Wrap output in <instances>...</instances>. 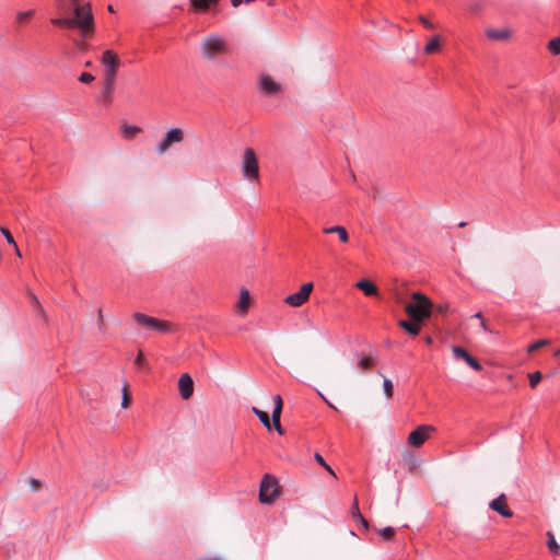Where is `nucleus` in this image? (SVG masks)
Here are the masks:
<instances>
[{"mask_svg":"<svg viewBox=\"0 0 560 560\" xmlns=\"http://www.w3.org/2000/svg\"><path fill=\"white\" fill-rule=\"evenodd\" d=\"M0 231L3 234V236L5 237L7 242L16 247V244H15V241H14L12 234L7 229H3V228H1Z\"/></svg>","mask_w":560,"mask_h":560,"instance_id":"4c0bfd02","label":"nucleus"},{"mask_svg":"<svg viewBox=\"0 0 560 560\" xmlns=\"http://www.w3.org/2000/svg\"><path fill=\"white\" fill-rule=\"evenodd\" d=\"M133 362L137 366H140V349L138 350L137 354L135 355Z\"/></svg>","mask_w":560,"mask_h":560,"instance_id":"c03bdc74","label":"nucleus"},{"mask_svg":"<svg viewBox=\"0 0 560 560\" xmlns=\"http://www.w3.org/2000/svg\"><path fill=\"white\" fill-rule=\"evenodd\" d=\"M28 486L33 491H38L42 487V482L39 479L36 478H30Z\"/></svg>","mask_w":560,"mask_h":560,"instance_id":"c9c22d12","label":"nucleus"},{"mask_svg":"<svg viewBox=\"0 0 560 560\" xmlns=\"http://www.w3.org/2000/svg\"><path fill=\"white\" fill-rule=\"evenodd\" d=\"M71 2V4H73L74 7H77L75 4L79 2V0H69Z\"/></svg>","mask_w":560,"mask_h":560,"instance_id":"864d4df0","label":"nucleus"},{"mask_svg":"<svg viewBox=\"0 0 560 560\" xmlns=\"http://www.w3.org/2000/svg\"><path fill=\"white\" fill-rule=\"evenodd\" d=\"M120 131L124 139L131 140L138 132H140V127L138 125H129L127 122H122L120 125Z\"/></svg>","mask_w":560,"mask_h":560,"instance_id":"f3484780","label":"nucleus"},{"mask_svg":"<svg viewBox=\"0 0 560 560\" xmlns=\"http://www.w3.org/2000/svg\"><path fill=\"white\" fill-rule=\"evenodd\" d=\"M375 362V359L372 357H362L358 362V368L364 371L373 366Z\"/></svg>","mask_w":560,"mask_h":560,"instance_id":"393cba45","label":"nucleus"},{"mask_svg":"<svg viewBox=\"0 0 560 560\" xmlns=\"http://www.w3.org/2000/svg\"><path fill=\"white\" fill-rule=\"evenodd\" d=\"M435 428L429 424L419 425L416 430L411 431L408 435V443L413 447H420L434 432Z\"/></svg>","mask_w":560,"mask_h":560,"instance_id":"6e6552de","label":"nucleus"},{"mask_svg":"<svg viewBox=\"0 0 560 560\" xmlns=\"http://www.w3.org/2000/svg\"><path fill=\"white\" fill-rule=\"evenodd\" d=\"M547 536H548V548H549V550L551 552H553V553H559L560 546L556 541L553 534L551 532H548Z\"/></svg>","mask_w":560,"mask_h":560,"instance_id":"c85d7f7f","label":"nucleus"},{"mask_svg":"<svg viewBox=\"0 0 560 560\" xmlns=\"http://www.w3.org/2000/svg\"><path fill=\"white\" fill-rule=\"evenodd\" d=\"M355 287L363 291V293L368 296L376 295L377 294V288L374 283H372L369 280H360Z\"/></svg>","mask_w":560,"mask_h":560,"instance_id":"aec40b11","label":"nucleus"},{"mask_svg":"<svg viewBox=\"0 0 560 560\" xmlns=\"http://www.w3.org/2000/svg\"><path fill=\"white\" fill-rule=\"evenodd\" d=\"M191 4L200 10H207L210 5L215 4L218 0H190Z\"/></svg>","mask_w":560,"mask_h":560,"instance_id":"b1692460","label":"nucleus"},{"mask_svg":"<svg viewBox=\"0 0 560 560\" xmlns=\"http://www.w3.org/2000/svg\"><path fill=\"white\" fill-rule=\"evenodd\" d=\"M16 254L21 256L20 249L16 247Z\"/></svg>","mask_w":560,"mask_h":560,"instance_id":"4d7b16f0","label":"nucleus"},{"mask_svg":"<svg viewBox=\"0 0 560 560\" xmlns=\"http://www.w3.org/2000/svg\"><path fill=\"white\" fill-rule=\"evenodd\" d=\"M380 535L385 539H389L395 535V529L393 527H384L380 530Z\"/></svg>","mask_w":560,"mask_h":560,"instance_id":"72a5a7b5","label":"nucleus"},{"mask_svg":"<svg viewBox=\"0 0 560 560\" xmlns=\"http://www.w3.org/2000/svg\"><path fill=\"white\" fill-rule=\"evenodd\" d=\"M318 394H319V396H320V397H322V398L327 402V405H328L330 408H332V409L337 410V408H336L331 402H329V401L324 397V395H323L322 393H318Z\"/></svg>","mask_w":560,"mask_h":560,"instance_id":"de8ad7c7","label":"nucleus"},{"mask_svg":"<svg viewBox=\"0 0 560 560\" xmlns=\"http://www.w3.org/2000/svg\"><path fill=\"white\" fill-rule=\"evenodd\" d=\"M486 35L488 36V38L493 40H504L510 37L511 32L508 28H489L486 31Z\"/></svg>","mask_w":560,"mask_h":560,"instance_id":"dca6fc26","label":"nucleus"},{"mask_svg":"<svg viewBox=\"0 0 560 560\" xmlns=\"http://www.w3.org/2000/svg\"><path fill=\"white\" fill-rule=\"evenodd\" d=\"M94 77L90 72H82L79 77V81L82 83H91Z\"/></svg>","mask_w":560,"mask_h":560,"instance_id":"e433bc0d","label":"nucleus"},{"mask_svg":"<svg viewBox=\"0 0 560 560\" xmlns=\"http://www.w3.org/2000/svg\"><path fill=\"white\" fill-rule=\"evenodd\" d=\"M434 308L438 313L444 314L448 310V305L440 304V305H436Z\"/></svg>","mask_w":560,"mask_h":560,"instance_id":"79ce46f5","label":"nucleus"},{"mask_svg":"<svg viewBox=\"0 0 560 560\" xmlns=\"http://www.w3.org/2000/svg\"><path fill=\"white\" fill-rule=\"evenodd\" d=\"M259 89L265 95L272 96L282 91L281 84L272 80L271 77L262 74L259 77Z\"/></svg>","mask_w":560,"mask_h":560,"instance_id":"9d476101","label":"nucleus"},{"mask_svg":"<svg viewBox=\"0 0 560 560\" xmlns=\"http://www.w3.org/2000/svg\"><path fill=\"white\" fill-rule=\"evenodd\" d=\"M32 301L35 303V304H39L37 298L35 295H32L31 296Z\"/></svg>","mask_w":560,"mask_h":560,"instance_id":"603ef678","label":"nucleus"},{"mask_svg":"<svg viewBox=\"0 0 560 560\" xmlns=\"http://www.w3.org/2000/svg\"><path fill=\"white\" fill-rule=\"evenodd\" d=\"M102 62L105 67V78H115L117 57L112 50H105L102 55Z\"/></svg>","mask_w":560,"mask_h":560,"instance_id":"9b49d317","label":"nucleus"},{"mask_svg":"<svg viewBox=\"0 0 560 560\" xmlns=\"http://www.w3.org/2000/svg\"><path fill=\"white\" fill-rule=\"evenodd\" d=\"M231 3L233 7L237 8L242 3V0H231Z\"/></svg>","mask_w":560,"mask_h":560,"instance_id":"09e8293b","label":"nucleus"},{"mask_svg":"<svg viewBox=\"0 0 560 560\" xmlns=\"http://www.w3.org/2000/svg\"><path fill=\"white\" fill-rule=\"evenodd\" d=\"M440 36L434 35L431 37V39L427 43V45L423 48L424 54L431 55L436 52L440 49Z\"/></svg>","mask_w":560,"mask_h":560,"instance_id":"4be33fe9","label":"nucleus"},{"mask_svg":"<svg viewBox=\"0 0 560 560\" xmlns=\"http://www.w3.org/2000/svg\"><path fill=\"white\" fill-rule=\"evenodd\" d=\"M173 330L172 324L152 316L142 314V332L150 334H168Z\"/></svg>","mask_w":560,"mask_h":560,"instance_id":"423d86ee","label":"nucleus"},{"mask_svg":"<svg viewBox=\"0 0 560 560\" xmlns=\"http://www.w3.org/2000/svg\"><path fill=\"white\" fill-rule=\"evenodd\" d=\"M560 354V349L556 352V355H559Z\"/></svg>","mask_w":560,"mask_h":560,"instance_id":"13d9d810","label":"nucleus"},{"mask_svg":"<svg viewBox=\"0 0 560 560\" xmlns=\"http://www.w3.org/2000/svg\"><path fill=\"white\" fill-rule=\"evenodd\" d=\"M279 497V485L278 480L266 474L260 482L259 489V501L264 504H270Z\"/></svg>","mask_w":560,"mask_h":560,"instance_id":"39448f33","label":"nucleus"},{"mask_svg":"<svg viewBox=\"0 0 560 560\" xmlns=\"http://www.w3.org/2000/svg\"><path fill=\"white\" fill-rule=\"evenodd\" d=\"M420 324L421 323H416L413 320L409 322L406 319H400L398 322L399 327L412 336H417L420 332Z\"/></svg>","mask_w":560,"mask_h":560,"instance_id":"6ab92c4d","label":"nucleus"},{"mask_svg":"<svg viewBox=\"0 0 560 560\" xmlns=\"http://www.w3.org/2000/svg\"><path fill=\"white\" fill-rule=\"evenodd\" d=\"M272 424H273V427H275L276 431H277L279 434H281V435H282V434L284 433V431H283V429H282V427H281L280 421L272 422Z\"/></svg>","mask_w":560,"mask_h":560,"instance_id":"37998d69","label":"nucleus"},{"mask_svg":"<svg viewBox=\"0 0 560 560\" xmlns=\"http://www.w3.org/2000/svg\"><path fill=\"white\" fill-rule=\"evenodd\" d=\"M419 22L427 28L429 30H432L434 28V24L432 22H430L425 16L423 15H420L419 16Z\"/></svg>","mask_w":560,"mask_h":560,"instance_id":"58836bf2","label":"nucleus"},{"mask_svg":"<svg viewBox=\"0 0 560 560\" xmlns=\"http://www.w3.org/2000/svg\"><path fill=\"white\" fill-rule=\"evenodd\" d=\"M133 319L137 324L140 325V312H135L133 313Z\"/></svg>","mask_w":560,"mask_h":560,"instance_id":"49530a36","label":"nucleus"},{"mask_svg":"<svg viewBox=\"0 0 560 560\" xmlns=\"http://www.w3.org/2000/svg\"><path fill=\"white\" fill-rule=\"evenodd\" d=\"M480 327L486 331L490 332V329L487 327L486 322L483 319L480 320Z\"/></svg>","mask_w":560,"mask_h":560,"instance_id":"a18cd8bd","label":"nucleus"},{"mask_svg":"<svg viewBox=\"0 0 560 560\" xmlns=\"http://www.w3.org/2000/svg\"><path fill=\"white\" fill-rule=\"evenodd\" d=\"M200 50L203 59L215 61L220 56L226 55L230 47L224 36L211 33L202 38Z\"/></svg>","mask_w":560,"mask_h":560,"instance_id":"f03ea898","label":"nucleus"},{"mask_svg":"<svg viewBox=\"0 0 560 560\" xmlns=\"http://www.w3.org/2000/svg\"><path fill=\"white\" fill-rule=\"evenodd\" d=\"M184 132L180 128H172L162 140L158 143L155 151L159 155H163L172 145L182 142Z\"/></svg>","mask_w":560,"mask_h":560,"instance_id":"0eeeda50","label":"nucleus"},{"mask_svg":"<svg viewBox=\"0 0 560 560\" xmlns=\"http://www.w3.org/2000/svg\"><path fill=\"white\" fill-rule=\"evenodd\" d=\"M34 14V11L33 10H27V11H21L16 14V21L19 23H23L24 21H26L27 19H30L31 16H33Z\"/></svg>","mask_w":560,"mask_h":560,"instance_id":"2f4dec72","label":"nucleus"},{"mask_svg":"<svg viewBox=\"0 0 560 560\" xmlns=\"http://www.w3.org/2000/svg\"><path fill=\"white\" fill-rule=\"evenodd\" d=\"M249 306V292L246 289L241 290L240 300L237 302V307L242 314H245Z\"/></svg>","mask_w":560,"mask_h":560,"instance_id":"412c9836","label":"nucleus"},{"mask_svg":"<svg viewBox=\"0 0 560 560\" xmlns=\"http://www.w3.org/2000/svg\"><path fill=\"white\" fill-rule=\"evenodd\" d=\"M108 10H109L110 12H114L113 5H108Z\"/></svg>","mask_w":560,"mask_h":560,"instance_id":"5fc2aeb1","label":"nucleus"},{"mask_svg":"<svg viewBox=\"0 0 560 560\" xmlns=\"http://www.w3.org/2000/svg\"><path fill=\"white\" fill-rule=\"evenodd\" d=\"M452 351L456 359L464 360L471 369L476 371L481 370V364L474 357H471L464 348L459 346H454Z\"/></svg>","mask_w":560,"mask_h":560,"instance_id":"ddd939ff","label":"nucleus"},{"mask_svg":"<svg viewBox=\"0 0 560 560\" xmlns=\"http://www.w3.org/2000/svg\"><path fill=\"white\" fill-rule=\"evenodd\" d=\"M178 390L183 399H188L194 393V381L187 373L183 374L178 380Z\"/></svg>","mask_w":560,"mask_h":560,"instance_id":"4468645a","label":"nucleus"},{"mask_svg":"<svg viewBox=\"0 0 560 560\" xmlns=\"http://www.w3.org/2000/svg\"><path fill=\"white\" fill-rule=\"evenodd\" d=\"M253 412L259 418V420L261 421L266 429H271L270 419L267 412L261 411L255 407L253 408Z\"/></svg>","mask_w":560,"mask_h":560,"instance_id":"5701e85b","label":"nucleus"},{"mask_svg":"<svg viewBox=\"0 0 560 560\" xmlns=\"http://www.w3.org/2000/svg\"><path fill=\"white\" fill-rule=\"evenodd\" d=\"M529 377V384H530V387H536V385L540 382L541 380V373L540 372H534V373H530L528 375Z\"/></svg>","mask_w":560,"mask_h":560,"instance_id":"473e14b6","label":"nucleus"},{"mask_svg":"<svg viewBox=\"0 0 560 560\" xmlns=\"http://www.w3.org/2000/svg\"><path fill=\"white\" fill-rule=\"evenodd\" d=\"M73 16L54 18L50 22L54 25L79 28L83 36H88L94 32V18L90 4L83 7H73Z\"/></svg>","mask_w":560,"mask_h":560,"instance_id":"f257e3e1","label":"nucleus"},{"mask_svg":"<svg viewBox=\"0 0 560 560\" xmlns=\"http://www.w3.org/2000/svg\"><path fill=\"white\" fill-rule=\"evenodd\" d=\"M411 299L412 302L405 306V311L411 320L422 323L431 316L434 305L428 296L419 291L412 292Z\"/></svg>","mask_w":560,"mask_h":560,"instance_id":"7ed1b4c3","label":"nucleus"},{"mask_svg":"<svg viewBox=\"0 0 560 560\" xmlns=\"http://www.w3.org/2000/svg\"><path fill=\"white\" fill-rule=\"evenodd\" d=\"M424 341H425L427 345H431L433 340H432V338L430 336H427Z\"/></svg>","mask_w":560,"mask_h":560,"instance_id":"8fccbe9b","label":"nucleus"},{"mask_svg":"<svg viewBox=\"0 0 560 560\" xmlns=\"http://www.w3.org/2000/svg\"><path fill=\"white\" fill-rule=\"evenodd\" d=\"M275 408L282 409V398L280 395L273 397Z\"/></svg>","mask_w":560,"mask_h":560,"instance_id":"a19ab883","label":"nucleus"},{"mask_svg":"<svg viewBox=\"0 0 560 560\" xmlns=\"http://www.w3.org/2000/svg\"><path fill=\"white\" fill-rule=\"evenodd\" d=\"M323 232L325 234L336 233L337 236L339 237V240L342 243H348L349 242V234H348L347 230L343 226H341V225H336V226H331V228H325L323 230Z\"/></svg>","mask_w":560,"mask_h":560,"instance_id":"a211bd4d","label":"nucleus"},{"mask_svg":"<svg viewBox=\"0 0 560 560\" xmlns=\"http://www.w3.org/2000/svg\"><path fill=\"white\" fill-rule=\"evenodd\" d=\"M548 49L553 55H560V35L548 43Z\"/></svg>","mask_w":560,"mask_h":560,"instance_id":"cd10ccee","label":"nucleus"},{"mask_svg":"<svg viewBox=\"0 0 560 560\" xmlns=\"http://www.w3.org/2000/svg\"><path fill=\"white\" fill-rule=\"evenodd\" d=\"M115 78H105L102 92L100 93L97 101L105 106H109L113 102Z\"/></svg>","mask_w":560,"mask_h":560,"instance_id":"f8f14e48","label":"nucleus"},{"mask_svg":"<svg viewBox=\"0 0 560 560\" xmlns=\"http://www.w3.org/2000/svg\"><path fill=\"white\" fill-rule=\"evenodd\" d=\"M465 225H466V222H460V223H459V226H460V228H463V226H465Z\"/></svg>","mask_w":560,"mask_h":560,"instance_id":"6e6d98bb","label":"nucleus"},{"mask_svg":"<svg viewBox=\"0 0 560 560\" xmlns=\"http://www.w3.org/2000/svg\"><path fill=\"white\" fill-rule=\"evenodd\" d=\"M489 508L503 517H512L513 512L505 504V495L501 494L489 503Z\"/></svg>","mask_w":560,"mask_h":560,"instance_id":"2eb2a0df","label":"nucleus"},{"mask_svg":"<svg viewBox=\"0 0 560 560\" xmlns=\"http://www.w3.org/2000/svg\"><path fill=\"white\" fill-rule=\"evenodd\" d=\"M474 317H475V318H478V319H480V320H481V319H482V314H481L480 312H478V313H476V314L474 315Z\"/></svg>","mask_w":560,"mask_h":560,"instance_id":"3c124183","label":"nucleus"},{"mask_svg":"<svg viewBox=\"0 0 560 560\" xmlns=\"http://www.w3.org/2000/svg\"><path fill=\"white\" fill-rule=\"evenodd\" d=\"M383 389L387 398H390L393 396V383L389 378H384Z\"/></svg>","mask_w":560,"mask_h":560,"instance_id":"7c9ffc66","label":"nucleus"},{"mask_svg":"<svg viewBox=\"0 0 560 560\" xmlns=\"http://www.w3.org/2000/svg\"><path fill=\"white\" fill-rule=\"evenodd\" d=\"M281 411H282V409L273 408V410H272V415H271L272 422L280 421V418H281Z\"/></svg>","mask_w":560,"mask_h":560,"instance_id":"ea45409f","label":"nucleus"},{"mask_svg":"<svg viewBox=\"0 0 560 560\" xmlns=\"http://www.w3.org/2000/svg\"><path fill=\"white\" fill-rule=\"evenodd\" d=\"M315 460L323 466L329 474L335 476L334 470L331 467L325 462L324 457L319 453H315L314 455Z\"/></svg>","mask_w":560,"mask_h":560,"instance_id":"c756f323","label":"nucleus"},{"mask_svg":"<svg viewBox=\"0 0 560 560\" xmlns=\"http://www.w3.org/2000/svg\"><path fill=\"white\" fill-rule=\"evenodd\" d=\"M547 340L546 339H541V340H538L537 342H534L533 345H530L528 347V352L532 353L538 349H540L541 347H544L545 345H547Z\"/></svg>","mask_w":560,"mask_h":560,"instance_id":"f704fd0d","label":"nucleus"},{"mask_svg":"<svg viewBox=\"0 0 560 560\" xmlns=\"http://www.w3.org/2000/svg\"><path fill=\"white\" fill-rule=\"evenodd\" d=\"M352 514H353V517H354L355 520H358V521L360 522L361 526L366 530V529L369 528V523H368V521L362 516V514L360 513V510H359V508H358L357 502L354 503Z\"/></svg>","mask_w":560,"mask_h":560,"instance_id":"a878e982","label":"nucleus"},{"mask_svg":"<svg viewBox=\"0 0 560 560\" xmlns=\"http://www.w3.org/2000/svg\"><path fill=\"white\" fill-rule=\"evenodd\" d=\"M121 407L127 408L131 402V395L128 392L127 385H124L121 388Z\"/></svg>","mask_w":560,"mask_h":560,"instance_id":"bb28decb","label":"nucleus"},{"mask_svg":"<svg viewBox=\"0 0 560 560\" xmlns=\"http://www.w3.org/2000/svg\"><path fill=\"white\" fill-rule=\"evenodd\" d=\"M241 170L243 177L250 183L259 178L258 159L252 148H246L244 150Z\"/></svg>","mask_w":560,"mask_h":560,"instance_id":"20e7f679","label":"nucleus"},{"mask_svg":"<svg viewBox=\"0 0 560 560\" xmlns=\"http://www.w3.org/2000/svg\"><path fill=\"white\" fill-rule=\"evenodd\" d=\"M312 290L313 283H305L301 287L299 292L288 295L284 301L290 306L299 307L308 300Z\"/></svg>","mask_w":560,"mask_h":560,"instance_id":"1a4fd4ad","label":"nucleus"}]
</instances>
